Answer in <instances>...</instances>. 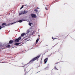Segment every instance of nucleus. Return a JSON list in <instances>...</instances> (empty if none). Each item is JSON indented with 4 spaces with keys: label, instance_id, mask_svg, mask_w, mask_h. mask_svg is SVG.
Here are the masks:
<instances>
[{
    "label": "nucleus",
    "instance_id": "f257e3e1",
    "mask_svg": "<svg viewBox=\"0 0 75 75\" xmlns=\"http://www.w3.org/2000/svg\"><path fill=\"white\" fill-rule=\"evenodd\" d=\"M40 57V56H38L34 58L33 59H32L30 61V62H29V63H31V62H33V61H34L35 60H36V59H37L38 58H39Z\"/></svg>",
    "mask_w": 75,
    "mask_h": 75
},
{
    "label": "nucleus",
    "instance_id": "f03ea898",
    "mask_svg": "<svg viewBox=\"0 0 75 75\" xmlns=\"http://www.w3.org/2000/svg\"><path fill=\"white\" fill-rule=\"evenodd\" d=\"M21 37H20L18 38V39H16L15 40V42H19V40H21Z\"/></svg>",
    "mask_w": 75,
    "mask_h": 75
},
{
    "label": "nucleus",
    "instance_id": "7ed1b4c3",
    "mask_svg": "<svg viewBox=\"0 0 75 75\" xmlns=\"http://www.w3.org/2000/svg\"><path fill=\"white\" fill-rule=\"evenodd\" d=\"M31 17H33L34 18H35L36 17V15L33 13H31Z\"/></svg>",
    "mask_w": 75,
    "mask_h": 75
},
{
    "label": "nucleus",
    "instance_id": "20e7f679",
    "mask_svg": "<svg viewBox=\"0 0 75 75\" xmlns=\"http://www.w3.org/2000/svg\"><path fill=\"white\" fill-rule=\"evenodd\" d=\"M48 61V58H46L44 60V62H45V64Z\"/></svg>",
    "mask_w": 75,
    "mask_h": 75
},
{
    "label": "nucleus",
    "instance_id": "39448f33",
    "mask_svg": "<svg viewBox=\"0 0 75 75\" xmlns=\"http://www.w3.org/2000/svg\"><path fill=\"white\" fill-rule=\"evenodd\" d=\"M28 12V11H22V14H26V13H27Z\"/></svg>",
    "mask_w": 75,
    "mask_h": 75
},
{
    "label": "nucleus",
    "instance_id": "423d86ee",
    "mask_svg": "<svg viewBox=\"0 0 75 75\" xmlns=\"http://www.w3.org/2000/svg\"><path fill=\"white\" fill-rule=\"evenodd\" d=\"M13 40H10L9 42V43L8 44H9V45H10V44H12V43H13Z\"/></svg>",
    "mask_w": 75,
    "mask_h": 75
},
{
    "label": "nucleus",
    "instance_id": "0eeeda50",
    "mask_svg": "<svg viewBox=\"0 0 75 75\" xmlns=\"http://www.w3.org/2000/svg\"><path fill=\"white\" fill-rule=\"evenodd\" d=\"M38 38H39L38 37L36 41V44H37V43H38V41H39V39Z\"/></svg>",
    "mask_w": 75,
    "mask_h": 75
},
{
    "label": "nucleus",
    "instance_id": "6e6552de",
    "mask_svg": "<svg viewBox=\"0 0 75 75\" xmlns=\"http://www.w3.org/2000/svg\"><path fill=\"white\" fill-rule=\"evenodd\" d=\"M25 34L24 33H23L22 34H21V37H24V35H25Z\"/></svg>",
    "mask_w": 75,
    "mask_h": 75
},
{
    "label": "nucleus",
    "instance_id": "1a4fd4ad",
    "mask_svg": "<svg viewBox=\"0 0 75 75\" xmlns=\"http://www.w3.org/2000/svg\"><path fill=\"white\" fill-rule=\"evenodd\" d=\"M23 20H20L19 21H18V22H17V23H21L22 22V21H23Z\"/></svg>",
    "mask_w": 75,
    "mask_h": 75
},
{
    "label": "nucleus",
    "instance_id": "9d476101",
    "mask_svg": "<svg viewBox=\"0 0 75 75\" xmlns=\"http://www.w3.org/2000/svg\"><path fill=\"white\" fill-rule=\"evenodd\" d=\"M6 25V23H3L2 24V25L3 26V25Z\"/></svg>",
    "mask_w": 75,
    "mask_h": 75
},
{
    "label": "nucleus",
    "instance_id": "9b49d317",
    "mask_svg": "<svg viewBox=\"0 0 75 75\" xmlns=\"http://www.w3.org/2000/svg\"><path fill=\"white\" fill-rule=\"evenodd\" d=\"M19 44H20V43H15V45H19Z\"/></svg>",
    "mask_w": 75,
    "mask_h": 75
},
{
    "label": "nucleus",
    "instance_id": "f8f14e48",
    "mask_svg": "<svg viewBox=\"0 0 75 75\" xmlns=\"http://www.w3.org/2000/svg\"><path fill=\"white\" fill-rule=\"evenodd\" d=\"M30 30H28L27 31V33H30Z\"/></svg>",
    "mask_w": 75,
    "mask_h": 75
},
{
    "label": "nucleus",
    "instance_id": "ddd939ff",
    "mask_svg": "<svg viewBox=\"0 0 75 75\" xmlns=\"http://www.w3.org/2000/svg\"><path fill=\"white\" fill-rule=\"evenodd\" d=\"M7 47L8 48H10V45H9V44L7 46Z\"/></svg>",
    "mask_w": 75,
    "mask_h": 75
},
{
    "label": "nucleus",
    "instance_id": "4468645a",
    "mask_svg": "<svg viewBox=\"0 0 75 75\" xmlns=\"http://www.w3.org/2000/svg\"><path fill=\"white\" fill-rule=\"evenodd\" d=\"M34 11H35V12H38V10L37 9H35L34 10Z\"/></svg>",
    "mask_w": 75,
    "mask_h": 75
},
{
    "label": "nucleus",
    "instance_id": "2eb2a0df",
    "mask_svg": "<svg viewBox=\"0 0 75 75\" xmlns=\"http://www.w3.org/2000/svg\"><path fill=\"white\" fill-rule=\"evenodd\" d=\"M23 11H22L21 13H19V15L20 16H21V14H23Z\"/></svg>",
    "mask_w": 75,
    "mask_h": 75
},
{
    "label": "nucleus",
    "instance_id": "dca6fc26",
    "mask_svg": "<svg viewBox=\"0 0 75 75\" xmlns=\"http://www.w3.org/2000/svg\"><path fill=\"white\" fill-rule=\"evenodd\" d=\"M23 7H24V5H22V7L20 8V9H22V8H23Z\"/></svg>",
    "mask_w": 75,
    "mask_h": 75
},
{
    "label": "nucleus",
    "instance_id": "f3484780",
    "mask_svg": "<svg viewBox=\"0 0 75 75\" xmlns=\"http://www.w3.org/2000/svg\"><path fill=\"white\" fill-rule=\"evenodd\" d=\"M31 24H32L31 23H29V25H30V26H31Z\"/></svg>",
    "mask_w": 75,
    "mask_h": 75
},
{
    "label": "nucleus",
    "instance_id": "a211bd4d",
    "mask_svg": "<svg viewBox=\"0 0 75 75\" xmlns=\"http://www.w3.org/2000/svg\"><path fill=\"white\" fill-rule=\"evenodd\" d=\"M52 39H53V40H54V39H56V38H53V37H52Z\"/></svg>",
    "mask_w": 75,
    "mask_h": 75
},
{
    "label": "nucleus",
    "instance_id": "6ab92c4d",
    "mask_svg": "<svg viewBox=\"0 0 75 75\" xmlns=\"http://www.w3.org/2000/svg\"><path fill=\"white\" fill-rule=\"evenodd\" d=\"M54 68L55 69H57V67H55Z\"/></svg>",
    "mask_w": 75,
    "mask_h": 75
},
{
    "label": "nucleus",
    "instance_id": "aec40b11",
    "mask_svg": "<svg viewBox=\"0 0 75 75\" xmlns=\"http://www.w3.org/2000/svg\"><path fill=\"white\" fill-rule=\"evenodd\" d=\"M1 28H2V27H1V26H0V30H1Z\"/></svg>",
    "mask_w": 75,
    "mask_h": 75
},
{
    "label": "nucleus",
    "instance_id": "412c9836",
    "mask_svg": "<svg viewBox=\"0 0 75 75\" xmlns=\"http://www.w3.org/2000/svg\"><path fill=\"white\" fill-rule=\"evenodd\" d=\"M45 10H48V9H47V8L46 7H45Z\"/></svg>",
    "mask_w": 75,
    "mask_h": 75
},
{
    "label": "nucleus",
    "instance_id": "4be33fe9",
    "mask_svg": "<svg viewBox=\"0 0 75 75\" xmlns=\"http://www.w3.org/2000/svg\"><path fill=\"white\" fill-rule=\"evenodd\" d=\"M16 22H14L13 23H12L11 24L12 25V24H14V23H15Z\"/></svg>",
    "mask_w": 75,
    "mask_h": 75
},
{
    "label": "nucleus",
    "instance_id": "5701e85b",
    "mask_svg": "<svg viewBox=\"0 0 75 75\" xmlns=\"http://www.w3.org/2000/svg\"><path fill=\"white\" fill-rule=\"evenodd\" d=\"M37 9H40V8H38V7H37Z\"/></svg>",
    "mask_w": 75,
    "mask_h": 75
},
{
    "label": "nucleus",
    "instance_id": "b1692460",
    "mask_svg": "<svg viewBox=\"0 0 75 75\" xmlns=\"http://www.w3.org/2000/svg\"><path fill=\"white\" fill-rule=\"evenodd\" d=\"M4 63V62H0V64L1 63Z\"/></svg>",
    "mask_w": 75,
    "mask_h": 75
},
{
    "label": "nucleus",
    "instance_id": "393cba45",
    "mask_svg": "<svg viewBox=\"0 0 75 75\" xmlns=\"http://www.w3.org/2000/svg\"><path fill=\"white\" fill-rule=\"evenodd\" d=\"M47 68H48V67H46L45 69H47Z\"/></svg>",
    "mask_w": 75,
    "mask_h": 75
},
{
    "label": "nucleus",
    "instance_id": "a878e982",
    "mask_svg": "<svg viewBox=\"0 0 75 75\" xmlns=\"http://www.w3.org/2000/svg\"><path fill=\"white\" fill-rule=\"evenodd\" d=\"M2 27V28H3V27H4V26H2V27Z\"/></svg>",
    "mask_w": 75,
    "mask_h": 75
},
{
    "label": "nucleus",
    "instance_id": "bb28decb",
    "mask_svg": "<svg viewBox=\"0 0 75 75\" xmlns=\"http://www.w3.org/2000/svg\"><path fill=\"white\" fill-rule=\"evenodd\" d=\"M0 16H1V15H0Z\"/></svg>",
    "mask_w": 75,
    "mask_h": 75
},
{
    "label": "nucleus",
    "instance_id": "cd10ccee",
    "mask_svg": "<svg viewBox=\"0 0 75 75\" xmlns=\"http://www.w3.org/2000/svg\"><path fill=\"white\" fill-rule=\"evenodd\" d=\"M27 74V73H25V74Z\"/></svg>",
    "mask_w": 75,
    "mask_h": 75
}]
</instances>
